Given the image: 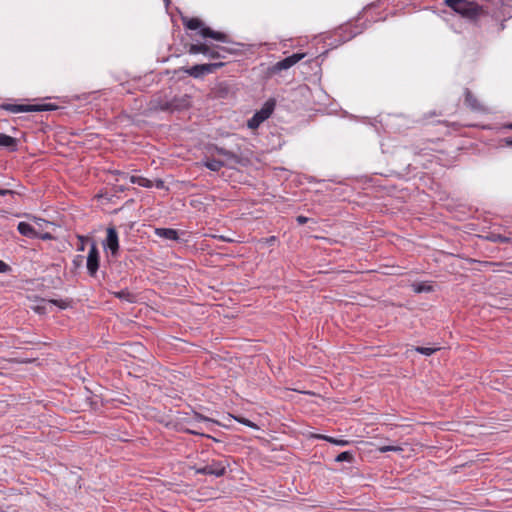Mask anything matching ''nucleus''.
I'll return each mask as SVG.
<instances>
[{"mask_svg":"<svg viewBox=\"0 0 512 512\" xmlns=\"http://www.w3.org/2000/svg\"><path fill=\"white\" fill-rule=\"evenodd\" d=\"M500 2V0H444L445 5L460 14L462 17L471 21H475L481 15L489 12L488 5H485L484 3H491L492 5L497 6Z\"/></svg>","mask_w":512,"mask_h":512,"instance_id":"nucleus-1","label":"nucleus"},{"mask_svg":"<svg viewBox=\"0 0 512 512\" xmlns=\"http://www.w3.org/2000/svg\"><path fill=\"white\" fill-rule=\"evenodd\" d=\"M228 466L226 461L209 458L208 453L202 451L197 455L196 461L190 465V469L196 474L221 477L225 475Z\"/></svg>","mask_w":512,"mask_h":512,"instance_id":"nucleus-2","label":"nucleus"},{"mask_svg":"<svg viewBox=\"0 0 512 512\" xmlns=\"http://www.w3.org/2000/svg\"><path fill=\"white\" fill-rule=\"evenodd\" d=\"M182 23L188 30H199V35L203 38H211L222 43H233L228 34L220 31H214L210 27H206L199 18L182 17Z\"/></svg>","mask_w":512,"mask_h":512,"instance_id":"nucleus-3","label":"nucleus"},{"mask_svg":"<svg viewBox=\"0 0 512 512\" xmlns=\"http://www.w3.org/2000/svg\"><path fill=\"white\" fill-rule=\"evenodd\" d=\"M0 109L11 113H26V112H44L56 110L57 106L52 103L44 104H11L2 103Z\"/></svg>","mask_w":512,"mask_h":512,"instance_id":"nucleus-4","label":"nucleus"},{"mask_svg":"<svg viewBox=\"0 0 512 512\" xmlns=\"http://www.w3.org/2000/svg\"><path fill=\"white\" fill-rule=\"evenodd\" d=\"M275 100L269 99L267 100L262 108L255 112V114L248 120L247 126L250 129H256L260 126L261 123H263L265 120H267L271 114L273 113L275 109Z\"/></svg>","mask_w":512,"mask_h":512,"instance_id":"nucleus-5","label":"nucleus"},{"mask_svg":"<svg viewBox=\"0 0 512 512\" xmlns=\"http://www.w3.org/2000/svg\"><path fill=\"white\" fill-rule=\"evenodd\" d=\"M224 62L196 64L192 67L185 68L184 72L193 78H201L206 74L214 73L217 69L223 67Z\"/></svg>","mask_w":512,"mask_h":512,"instance_id":"nucleus-6","label":"nucleus"},{"mask_svg":"<svg viewBox=\"0 0 512 512\" xmlns=\"http://www.w3.org/2000/svg\"><path fill=\"white\" fill-rule=\"evenodd\" d=\"M306 56L305 53H294L269 67L268 71L270 74H278L282 70H287L298 63Z\"/></svg>","mask_w":512,"mask_h":512,"instance_id":"nucleus-7","label":"nucleus"},{"mask_svg":"<svg viewBox=\"0 0 512 512\" xmlns=\"http://www.w3.org/2000/svg\"><path fill=\"white\" fill-rule=\"evenodd\" d=\"M100 265V253L97 244L92 241L87 255L86 267L91 277L96 276Z\"/></svg>","mask_w":512,"mask_h":512,"instance_id":"nucleus-8","label":"nucleus"},{"mask_svg":"<svg viewBox=\"0 0 512 512\" xmlns=\"http://www.w3.org/2000/svg\"><path fill=\"white\" fill-rule=\"evenodd\" d=\"M103 248L109 250L112 257L116 258L119 255V238L117 230L114 227L107 228V235L103 241Z\"/></svg>","mask_w":512,"mask_h":512,"instance_id":"nucleus-9","label":"nucleus"},{"mask_svg":"<svg viewBox=\"0 0 512 512\" xmlns=\"http://www.w3.org/2000/svg\"><path fill=\"white\" fill-rule=\"evenodd\" d=\"M190 106V99L187 95L182 97H174L170 101H164L159 104L162 111H181Z\"/></svg>","mask_w":512,"mask_h":512,"instance_id":"nucleus-10","label":"nucleus"},{"mask_svg":"<svg viewBox=\"0 0 512 512\" xmlns=\"http://www.w3.org/2000/svg\"><path fill=\"white\" fill-rule=\"evenodd\" d=\"M361 33V29L351 23L340 26L335 31V36L339 37V43H345Z\"/></svg>","mask_w":512,"mask_h":512,"instance_id":"nucleus-11","label":"nucleus"},{"mask_svg":"<svg viewBox=\"0 0 512 512\" xmlns=\"http://www.w3.org/2000/svg\"><path fill=\"white\" fill-rule=\"evenodd\" d=\"M464 103L475 112H484L486 110L469 88L464 89Z\"/></svg>","mask_w":512,"mask_h":512,"instance_id":"nucleus-12","label":"nucleus"},{"mask_svg":"<svg viewBox=\"0 0 512 512\" xmlns=\"http://www.w3.org/2000/svg\"><path fill=\"white\" fill-rule=\"evenodd\" d=\"M214 151L221 156H224L228 163L232 164H243V159L233 151L227 150L224 147L215 146Z\"/></svg>","mask_w":512,"mask_h":512,"instance_id":"nucleus-13","label":"nucleus"},{"mask_svg":"<svg viewBox=\"0 0 512 512\" xmlns=\"http://www.w3.org/2000/svg\"><path fill=\"white\" fill-rule=\"evenodd\" d=\"M17 230L21 235L31 239L39 237V233L36 231V229L27 222H19Z\"/></svg>","mask_w":512,"mask_h":512,"instance_id":"nucleus-14","label":"nucleus"},{"mask_svg":"<svg viewBox=\"0 0 512 512\" xmlns=\"http://www.w3.org/2000/svg\"><path fill=\"white\" fill-rule=\"evenodd\" d=\"M155 235L171 241H177L179 239L178 231L172 228H156Z\"/></svg>","mask_w":512,"mask_h":512,"instance_id":"nucleus-15","label":"nucleus"},{"mask_svg":"<svg viewBox=\"0 0 512 512\" xmlns=\"http://www.w3.org/2000/svg\"><path fill=\"white\" fill-rule=\"evenodd\" d=\"M0 147H5L11 152L18 149L17 139L4 133H0Z\"/></svg>","mask_w":512,"mask_h":512,"instance_id":"nucleus-16","label":"nucleus"},{"mask_svg":"<svg viewBox=\"0 0 512 512\" xmlns=\"http://www.w3.org/2000/svg\"><path fill=\"white\" fill-rule=\"evenodd\" d=\"M203 165L213 171V172H218L222 167L225 166V163L223 161H220V160H217V159H213V158H207L204 162H203Z\"/></svg>","mask_w":512,"mask_h":512,"instance_id":"nucleus-17","label":"nucleus"},{"mask_svg":"<svg viewBox=\"0 0 512 512\" xmlns=\"http://www.w3.org/2000/svg\"><path fill=\"white\" fill-rule=\"evenodd\" d=\"M315 438L327 441V442L337 445V446H347L350 443L348 440H345V439H337V438L327 436V435H322V434L315 435Z\"/></svg>","mask_w":512,"mask_h":512,"instance_id":"nucleus-18","label":"nucleus"},{"mask_svg":"<svg viewBox=\"0 0 512 512\" xmlns=\"http://www.w3.org/2000/svg\"><path fill=\"white\" fill-rule=\"evenodd\" d=\"M129 180L132 184H137L141 187H145V188L153 187V181H151L145 177H142V176L132 175V176H130Z\"/></svg>","mask_w":512,"mask_h":512,"instance_id":"nucleus-19","label":"nucleus"},{"mask_svg":"<svg viewBox=\"0 0 512 512\" xmlns=\"http://www.w3.org/2000/svg\"><path fill=\"white\" fill-rule=\"evenodd\" d=\"M216 48V52H218L221 55V58H226L227 54H239L240 49H236L230 46H221V45H214Z\"/></svg>","mask_w":512,"mask_h":512,"instance_id":"nucleus-20","label":"nucleus"},{"mask_svg":"<svg viewBox=\"0 0 512 512\" xmlns=\"http://www.w3.org/2000/svg\"><path fill=\"white\" fill-rule=\"evenodd\" d=\"M207 51V43H196L191 44L188 48V53L195 55V54H203Z\"/></svg>","mask_w":512,"mask_h":512,"instance_id":"nucleus-21","label":"nucleus"},{"mask_svg":"<svg viewBox=\"0 0 512 512\" xmlns=\"http://www.w3.org/2000/svg\"><path fill=\"white\" fill-rule=\"evenodd\" d=\"M354 460V454L350 451H344L338 454L335 458L336 462H348L352 463Z\"/></svg>","mask_w":512,"mask_h":512,"instance_id":"nucleus-22","label":"nucleus"},{"mask_svg":"<svg viewBox=\"0 0 512 512\" xmlns=\"http://www.w3.org/2000/svg\"><path fill=\"white\" fill-rule=\"evenodd\" d=\"M414 351L420 353V354H423V355H426V356H430L432 355L433 353H435L436 351L440 350V347H422V346H416L413 348Z\"/></svg>","mask_w":512,"mask_h":512,"instance_id":"nucleus-23","label":"nucleus"},{"mask_svg":"<svg viewBox=\"0 0 512 512\" xmlns=\"http://www.w3.org/2000/svg\"><path fill=\"white\" fill-rule=\"evenodd\" d=\"M204 56L209 59H220L221 55L216 52V48L214 45L207 44V51L204 53Z\"/></svg>","mask_w":512,"mask_h":512,"instance_id":"nucleus-24","label":"nucleus"},{"mask_svg":"<svg viewBox=\"0 0 512 512\" xmlns=\"http://www.w3.org/2000/svg\"><path fill=\"white\" fill-rule=\"evenodd\" d=\"M233 418H234L237 422H239V423H241V424H243V425H245V426H247V427H250V428L255 429V430H258V429H259V426H258L256 423H254V422L250 421V420H249V419H247V418H244V417H242V416H234Z\"/></svg>","mask_w":512,"mask_h":512,"instance_id":"nucleus-25","label":"nucleus"},{"mask_svg":"<svg viewBox=\"0 0 512 512\" xmlns=\"http://www.w3.org/2000/svg\"><path fill=\"white\" fill-rule=\"evenodd\" d=\"M488 239L492 242H496V243H508L510 241V239L504 235H501V234H491Z\"/></svg>","mask_w":512,"mask_h":512,"instance_id":"nucleus-26","label":"nucleus"},{"mask_svg":"<svg viewBox=\"0 0 512 512\" xmlns=\"http://www.w3.org/2000/svg\"><path fill=\"white\" fill-rule=\"evenodd\" d=\"M214 93L217 97H225L228 93L227 85L224 83H220L215 89Z\"/></svg>","mask_w":512,"mask_h":512,"instance_id":"nucleus-27","label":"nucleus"},{"mask_svg":"<svg viewBox=\"0 0 512 512\" xmlns=\"http://www.w3.org/2000/svg\"><path fill=\"white\" fill-rule=\"evenodd\" d=\"M379 452L381 453H386V452H400V451H403V448L400 447V446H395V445H385V446H380L378 448Z\"/></svg>","mask_w":512,"mask_h":512,"instance_id":"nucleus-28","label":"nucleus"},{"mask_svg":"<svg viewBox=\"0 0 512 512\" xmlns=\"http://www.w3.org/2000/svg\"><path fill=\"white\" fill-rule=\"evenodd\" d=\"M50 303H52L53 305L59 307L60 309H66L70 306V301L69 300H63V299H52L50 300Z\"/></svg>","mask_w":512,"mask_h":512,"instance_id":"nucleus-29","label":"nucleus"},{"mask_svg":"<svg viewBox=\"0 0 512 512\" xmlns=\"http://www.w3.org/2000/svg\"><path fill=\"white\" fill-rule=\"evenodd\" d=\"M78 241H79V244H78L77 250L78 251H84L86 243L87 242L91 243L93 240H91L89 237L79 235L78 236Z\"/></svg>","mask_w":512,"mask_h":512,"instance_id":"nucleus-30","label":"nucleus"},{"mask_svg":"<svg viewBox=\"0 0 512 512\" xmlns=\"http://www.w3.org/2000/svg\"><path fill=\"white\" fill-rule=\"evenodd\" d=\"M115 297L118 299H125L127 301H132V295L128 290H121L114 293Z\"/></svg>","mask_w":512,"mask_h":512,"instance_id":"nucleus-31","label":"nucleus"},{"mask_svg":"<svg viewBox=\"0 0 512 512\" xmlns=\"http://www.w3.org/2000/svg\"><path fill=\"white\" fill-rule=\"evenodd\" d=\"M415 291L420 293V292H429L431 291V287L430 286H426V285H418L416 288H415Z\"/></svg>","mask_w":512,"mask_h":512,"instance_id":"nucleus-32","label":"nucleus"},{"mask_svg":"<svg viewBox=\"0 0 512 512\" xmlns=\"http://www.w3.org/2000/svg\"><path fill=\"white\" fill-rule=\"evenodd\" d=\"M296 221L299 225H304L309 221V218L303 215H299L296 217Z\"/></svg>","mask_w":512,"mask_h":512,"instance_id":"nucleus-33","label":"nucleus"},{"mask_svg":"<svg viewBox=\"0 0 512 512\" xmlns=\"http://www.w3.org/2000/svg\"><path fill=\"white\" fill-rule=\"evenodd\" d=\"M10 270V266L4 261L0 260V273H6Z\"/></svg>","mask_w":512,"mask_h":512,"instance_id":"nucleus-34","label":"nucleus"},{"mask_svg":"<svg viewBox=\"0 0 512 512\" xmlns=\"http://www.w3.org/2000/svg\"><path fill=\"white\" fill-rule=\"evenodd\" d=\"M153 186H154V183H153ZM155 186L158 188V189H162L164 188V181L161 180V179H157L155 181Z\"/></svg>","mask_w":512,"mask_h":512,"instance_id":"nucleus-35","label":"nucleus"},{"mask_svg":"<svg viewBox=\"0 0 512 512\" xmlns=\"http://www.w3.org/2000/svg\"><path fill=\"white\" fill-rule=\"evenodd\" d=\"M264 241H265L266 244L272 245L276 241V237L275 236H270L268 238H265Z\"/></svg>","mask_w":512,"mask_h":512,"instance_id":"nucleus-36","label":"nucleus"},{"mask_svg":"<svg viewBox=\"0 0 512 512\" xmlns=\"http://www.w3.org/2000/svg\"><path fill=\"white\" fill-rule=\"evenodd\" d=\"M506 146L512 147V137H506L502 140Z\"/></svg>","mask_w":512,"mask_h":512,"instance_id":"nucleus-37","label":"nucleus"},{"mask_svg":"<svg viewBox=\"0 0 512 512\" xmlns=\"http://www.w3.org/2000/svg\"><path fill=\"white\" fill-rule=\"evenodd\" d=\"M38 238L43 239V240H50V239H52V235L50 233H44L42 235H39Z\"/></svg>","mask_w":512,"mask_h":512,"instance_id":"nucleus-38","label":"nucleus"},{"mask_svg":"<svg viewBox=\"0 0 512 512\" xmlns=\"http://www.w3.org/2000/svg\"><path fill=\"white\" fill-rule=\"evenodd\" d=\"M13 192L8 189H0V196H6L8 194H12Z\"/></svg>","mask_w":512,"mask_h":512,"instance_id":"nucleus-39","label":"nucleus"},{"mask_svg":"<svg viewBox=\"0 0 512 512\" xmlns=\"http://www.w3.org/2000/svg\"><path fill=\"white\" fill-rule=\"evenodd\" d=\"M219 239H221L222 241H226V242H230L231 240L224 237V236H219Z\"/></svg>","mask_w":512,"mask_h":512,"instance_id":"nucleus-40","label":"nucleus"},{"mask_svg":"<svg viewBox=\"0 0 512 512\" xmlns=\"http://www.w3.org/2000/svg\"><path fill=\"white\" fill-rule=\"evenodd\" d=\"M507 128L511 129L512 130V123L508 124L507 125Z\"/></svg>","mask_w":512,"mask_h":512,"instance_id":"nucleus-41","label":"nucleus"},{"mask_svg":"<svg viewBox=\"0 0 512 512\" xmlns=\"http://www.w3.org/2000/svg\"><path fill=\"white\" fill-rule=\"evenodd\" d=\"M165 2L168 4L170 2V0H165Z\"/></svg>","mask_w":512,"mask_h":512,"instance_id":"nucleus-42","label":"nucleus"}]
</instances>
